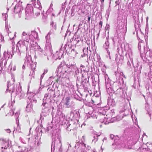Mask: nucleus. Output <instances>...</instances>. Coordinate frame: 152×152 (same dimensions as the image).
<instances>
[{"label": "nucleus", "mask_w": 152, "mask_h": 152, "mask_svg": "<svg viewBox=\"0 0 152 152\" xmlns=\"http://www.w3.org/2000/svg\"><path fill=\"white\" fill-rule=\"evenodd\" d=\"M103 151V149L102 148V147H101V151Z\"/></svg>", "instance_id": "nucleus-52"}, {"label": "nucleus", "mask_w": 152, "mask_h": 152, "mask_svg": "<svg viewBox=\"0 0 152 152\" xmlns=\"http://www.w3.org/2000/svg\"><path fill=\"white\" fill-rule=\"evenodd\" d=\"M102 22L101 21L99 22V25L100 26V27H101L102 26Z\"/></svg>", "instance_id": "nucleus-37"}, {"label": "nucleus", "mask_w": 152, "mask_h": 152, "mask_svg": "<svg viewBox=\"0 0 152 152\" xmlns=\"http://www.w3.org/2000/svg\"><path fill=\"white\" fill-rule=\"evenodd\" d=\"M146 20L147 24H148V17H147Z\"/></svg>", "instance_id": "nucleus-40"}, {"label": "nucleus", "mask_w": 152, "mask_h": 152, "mask_svg": "<svg viewBox=\"0 0 152 152\" xmlns=\"http://www.w3.org/2000/svg\"><path fill=\"white\" fill-rule=\"evenodd\" d=\"M23 10L22 5V2L18 3L15 6L14 12L15 13H20Z\"/></svg>", "instance_id": "nucleus-10"}, {"label": "nucleus", "mask_w": 152, "mask_h": 152, "mask_svg": "<svg viewBox=\"0 0 152 152\" xmlns=\"http://www.w3.org/2000/svg\"><path fill=\"white\" fill-rule=\"evenodd\" d=\"M73 115V113L72 112H71V116Z\"/></svg>", "instance_id": "nucleus-46"}, {"label": "nucleus", "mask_w": 152, "mask_h": 152, "mask_svg": "<svg viewBox=\"0 0 152 152\" xmlns=\"http://www.w3.org/2000/svg\"><path fill=\"white\" fill-rule=\"evenodd\" d=\"M120 90H121V89H118L117 90V92L119 91H120Z\"/></svg>", "instance_id": "nucleus-50"}, {"label": "nucleus", "mask_w": 152, "mask_h": 152, "mask_svg": "<svg viewBox=\"0 0 152 152\" xmlns=\"http://www.w3.org/2000/svg\"><path fill=\"white\" fill-rule=\"evenodd\" d=\"M51 25L55 29H56V24L53 22H52L51 23Z\"/></svg>", "instance_id": "nucleus-25"}, {"label": "nucleus", "mask_w": 152, "mask_h": 152, "mask_svg": "<svg viewBox=\"0 0 152 152\" xmlns=\"http://www.w3.org/2000/svg\"><path fill=\"white\" fill-rule=\"evenodd\" d=\"M20 139L22 141V139L21 138H20Z\"/></svg>", "instance_id": "nucleus-58"}, {"label": "nucleus", "mask_w": 152, "mask_h": 152, "mask_svg": "<svg viewBox=\"0 0 152 152\" xmlns=\"http://www.w3.org/2000/svg\"><path fill=\"white\" fill-rule=\"evenodd\" d=\"M124 57L121 56H117L115 60L117 63L118 64L121 63L123 60Z\"/></svg>", "instance_id": "nucleus-15"}, {"label": "nucleus", "mask_w": 152, "mask_h": 152, "mask_svg": "<svg viewBox=\"0 0 152 152\" xmlns=\"http://www.w3.org/2000/svg\"><path fill=\"white\" fill-rule=\"evenodd\" d=\"M70 98L69 97H66L65 99V104L66 105H69L70 104Z\"/></svg>", "instance_id": "nucleus-16"}, {"label": "nucleus", "mask_w": 152, "mask_h": 152, "mask_svg": "<svg viewBox=\"0 0 152 152\" xmlns=\"http://www.w3.org/2000/svg\"><path fill=\"white\" fill-rule=\"evenodd\" d=\"M106 138H104V139L103 140V141H104V140H106Z\"/></svg>", "instance_id": "nucleus-57"}, {"label": "nucleus", "mask_w": 152, "mask_h": 152, "mask_svg": "<svg viewBox=\"0 0 152 152\" xmlns=\"http://www.w3.org/2000/svg\"><path fill=\"white\" fill-rule=\"evenodd\" d=\"M109 28V25H107L106 26V28H107V29H108V28Z\"/></svg>", "instance_id": "nucleus-43"}, {"label": "nucleus", "mask_w": 152, "mask_h": 152, "mask_svg": "<svg viewBox=\"0 0 152 152\" xmlns=\"http://www.w3.org/2000/svg\"><path fill=\"white\" fill-rule=\"evenodd\" d=\"M8 35L10 37V38L11 39H12L15 37V33H8Z\"/></svg>", "instance_id": "nucleus-17"}, {"label": "nucleus", "mask_w": 152, "mask_h": 152, "mask_svg": "<svg viewBox=\"0 0 152 152\" xmlns=\"http://www.w3.org/2000/svg\"><path fill=\"white\" fill-rule=\"evenodd\" d=\"M104 47L106 50L107 53L109 55V58L110 59L111 57L110 55V53L109 50H108V49L109 47V42L108 41L105 42V44L104 45Z\"/></svg>", "instance_id": "nucleus-13"}, {"label": "nucleus", "mask_w": 152, "mask_h": 152, "mask_svg": "<svg viewBox=\"0 0 152 152\" xmlns=\"http://www.w3.org/2000/svg\"><path fill=\"white\" fill-rule=\"evenodd\" d=\"M94 139H93L92 142H94V143H95L98 140L97 136H94Z\"/></svg>", "instance_id": "nucleus-27"}, {"label": "nucleus", "mask_w": 152, "mask_h": 152, "mask_svg": "<svg viewBox=\"0 0 152 152\" xmlns=\"http://www.w3.org/2000/svg\"><path fill=\"white\" fill-rule=\"evenodd\" d=\"M91 152H96V150L94 149H92L91 150Z\"/></svg>", "instance_id": "nucleus-42"}, {"label": "nucleus", "mask_w": 152, "mask_h": 152, "mask_svg": "<svg viewBox=\"0 0 152 152\" xmlns=\"http://www.w3.org/2000/svg\"><path fill=\"white\" fill-rule=\"evenodd\" d=\"M144 53L145 56L144 57L142 56V54H141V56L144 61L146 62H148L149 61H152V51L149 49L148 46L146 45L145 46H144Z\"/></svg>", "instance_id": "nucleus-3"}, {"label": "nucleus", "mask_w": 152, "mask_h": 152, "mask_svg": "<svg viewBox=\"0 0 152 152\" xmlns=\"http://www.w3.org/2000/svg\"><path fill=\"white\" fill-rule=\"evenodd\" d=\"M148 112L149 113L150 115H151L152 114V108H151L149 110H148Z\"/></svg>", "instance_id": "nucleus-32"}, {"label": "nucleus", "mask_w": 152, "mask_h": 152, "mask_svg": "<svg viewBox=\"0 0 152 152\" xmlns=\"http://www.w3.org/2000/svg\"><path fill=\"white\" fill-rule=\"evenodd\" d=\"M38 33L35 31H33L31 32V34H29V35L27 36V39L26 40V42L27 44H25L24 41L23 40L19 41L17 44L18 47H21L23 45H27L26 47V49L27 51L29 48L31 49L32 48H34V47L37 46V44L35 40L38 39Z\"/></svg>", "instance_id": "nucleus-1"}, {"label": "nucleus", "mask_w": 152, "mask_h": 152, "mask_svg": "<svg viewBox=\"0 0 152 152\" xmlns=\"http://www.w3.org/2000/svg\"><path fill=\"white\" fill-rule=\"evenodd\" d=\"M10 27V26L8 25L7 23H6L5 28L7 31H8Z\"/></svg>", "instance_id": "nucleus-26"}, {"label": "nucleus", "mask_w": 152, "mask_h": 152, "mask_svg": "<svg viewBox=\"0 0 152 152\" xmlns=\"http://www.w3.org/2000/svg\"><path fill=\"white\" fill-rule=\"evenodd\" d=\"M51 34V33L50 32H49L47 34V35L46 37V39L47 40L48 38H49V39L50 37V36Z\"/></svg>", "instance_id": "nucleus-31"}, {"label": "nucleus", "mask_w": 152, "mask_h": 152, "mask_svg": "<svg viewBox=\"0 0 152 152\" xmlns=\"http://www.w3.org/2000/svg\"><path fill=\"white\" fill-rule=\"evenodd\" d=\"M114 137V136L113 134H111L110 135V137L112 139H113Z\"/></svg>", "instance_id": "nucleus-36"}, {"label": "nucleus", "mask_w": 152, "mask_h": 152, "mask_svg": "<svg viewBox=\"0 0 152 152\" xmlns=\"http://www.w3.org/2000/svg\"><path fill=\"white\" fill-rule=\"evenodd\" d=\"M115 119V118H111V117H108L107 115L106 117L104 118L103 121H101V122L104 123L105 124H107L113 122Z\"/></svg>", "instance_id": "nucleus-9"}, {"label": "nucleus", "mask_w": 152, "mask_h": 152, "mask_svg": "<svg viewBox=\"0 0 152 152\" xmlns=\"http://www.w3.org/2000/svg\"><path fill=\"white\" fill-rule=\"evenodd\" d=\"M15 1H16L17 2H18V3L19 2H22L20 1V0H15Z\"/></svg>", "instance_id": "nucleus-44"}, {"label": "nucleus", "mask_w": 152, "mask_h": 152, "mask_svg": "<svg viewBox=\"0 0 152 152\" xmlns=\"http://www.w3.org/2000/svg\"><path fill=\"white\" fill-rule=\"evenodd\" d=\"M20 115V113L19 112H17L15 113V116H16V122L17 123H19V120L18 119Z\"/></svg>", "instance_id": "nucleus-20"}, {"label": "nucleus", "mask_w": 152, "mask_h": 152, "mask_svg": "<svg viewBox=\"0 0 152 152\" xmlns=\"http://www.w3.org/2000/svg\"><path fill=\"white\" fill-rule=\"evenodd\" d=\"M6 144H7V146H5V147H4V149H7V148L8 147V145H7V142H6Z\"/></svg>", "instance_id": "nucleus-41"}, {"label": "nucleus", "mask_w": 152, "mask_h": 152, "mask_svg": "<svg viewBox=\"0 0 152 152\" xmlns=\"http://www.w3.org/2000/svg\"><path fill=\"white\" fill-rule=\"evenodd\" d=\"M126 148H128V149H131V147H127V146H126Z\"/></svg>", "instance_id": "nucleus-49"}, {"label": "nucleus", "mask_w": 152, "mask_h": 152, "mask_svg": "<svg viewBox=\"0 0 152 152\" xmlns=\"http://www.w3.org/2000/svg\"><path fill=\"white\" fill-rule=\"evenodd\" d=\"M4 55L5 58L4 60H3L4 62V65H5L7 62L6 59H8L9 58H11L12 57V55L11 52L8 51H5L4 53Z\"/></svg>", "instance_id": "nucleus-12"}, {"label": "nucleus", "mask_w": 152, "mask_h": 152, "mask_svg": "<svg viewBox=\"0 0 152 152\" xmlns=\"http://www.w3.org/2000/svg\"><path fill=\"white\" fill-rule=\"evenodd\" d=\"M12 64H10L9 66L8 69H10V71H11L12 70V71H15L16 70V66H14L13 67L12 69Z\"/></svg>", "instance_id": "nucleus-18"}, {"label": "nucleus", "mask_w": 152, "mask_h": 152, "mask_svg": "<svg viewBox=\"0 0 152 152\" xmlns=\"http://www.w3.org/2000/svg\"><path fill=\"white\" fill-rule=\"evenodd\" d=\"M148 76L150 78H152V75L150 73H149L148 74Z\"/></svg>", "instance_id": "nucleus-38"}, {"label": "nucleus", "mask_w": 152, "mask_h": 152, "mask_svg": "<svg viewBox=\"0 0 152 152\" xmlns=\"http://www.w3.org/2000/svg\"><path fill=\"white\" fill-rule=\"evenodd\" d=\"M90 19H91V17H89L88 18V21H90Z\"/></svg>", "instance_id": "nucleus-45"}, {"label": "nucleus", "mask_w": 152, "mask_h": 152, "mask_svg": "<svg viewBox=\"0 0 152 152\" xmlns=\"http://www.w3.org/2000/svg\"><path fill=\"white\" fill-rule=\"evenodd\" d=\"M23 35V36H26L25 39V41H26V40L27 39V36L28 35H29V34H26L25 32H23L22 34Z\"/></svg>", "instance_id": "nucleus-24"}, {"label": "nucleus", "mask_w": 152, "mask_h": 152, "mask_svg": "<svg viewBox=\"0 0 152 152\" xmlns=\"http://www.w3.org/2000/svg\"><path fill=\"white\" fill-rule=\"evenodd\" d=\"M2 16L3 18L5 20H6L8 17V15H7V13H3Z\"/></svg>", "instance_id": "nucleus-21"}, {"label": "nucleus", "mask_w": 152, "mask_h": 152, "mask_svg": "<svg viewBox=\"0 0 152 152\" xmlns=\"http://www.w3.org/2000/svg\"><path fill=\"white\" fill-rule=\"evenodd\" d=\"M83 139H84H84H84L85 137H84V136H83Z\"/></svg>", "instance_id": "nucleus-56"}, {"label": "nucleus", "mask_w": 152, "mask_h": 152, "mask_svg": "<svg viewBox=\"0 0 152 152\" xmlns=\"http://www.w3.org/2000/svg\"><path fill=\"white\" fill-rule=\"evenodd\" d=\"M86 144L84 143H80L77 150L74 152H86Z\"/></svg>", "instance_id": "nucleus-11"}, {"label": "nucleus", "mask_w": 152, "mask_h": 152, "mask_svg": "<svg viewBox=\"0 0 152 152\" xmlns=\"http://www.w3.org/2000/svg\"><path fill=\"white\" fill-rule=\"evenodd\" d=\"M0 39L1 42H3L4 40V37L2 35L0 37Z\"/></svg>", "instance_id": "nucleus-34"}, {"label": "nucleus", "mask_w": 152, "mask_h": 152, "mask_svg": "<svg viewBox=\"0 0 152 152\" xmlns=\"http://www.w3.org/2000/svg\"><path fill=\"white\" fill-rule=\"evenodd\" d=\"M105 114V113H104V114H104V115Z\"/></svg>", "instance_id": "nucleus-63"}, {"label": "nucleus", "mask_w": 152, "mask_h": 152, "mask_svg": "<svg viewBox=\"0 0 152 152\" xmlns=\"http://www.w3.org/2000/svg\"><path fill=\"white\" fill-rule=\"evenodd\" d=\"M19 148H20V146H19Z\"/></svg>", "instance_id": "nucleus-61"}, {"label": "nucleus", "mask_w": 152, "mask_h": 152, "mask_svg": "<svg viewBox=\"0 0 152 152\" xmlns=\"http://www.w3.org/2000/svg\"><path fill=\"white\" fill-rule=\"evenodd\" d=\"M32 4L36 8L35 9H38V14H37V15H39L40 10L42 8V7L41 6V4L38 0L36 1V0H32L31 1Z\"/></svg>", "instance_id": "nucleus-7"}, {"label": "nucleus", "mask_w": 152, "mask_h": 152, "mask_svg": "<svg viewBox=\"0 0 152 152\" xmlns=\"http://www.w3.org/2000/svg\"><path fill=\"white\" fill-rule=\"evenodd\" d=\"M143 44L141 42L138 45V48L140 50L141 48V46H143Z\"/></svg>", "instance_id": "nucleus-29"}, {"label": "nucleus", "mask_w": 152, "mask_h": 152, "mask_svg": "<svg viewBox=\"0 0 152 152\" xmlns=\"http://www.w3.org/2000/svg\"><path fill=\"white\" fill-rule=\"evenodd\" d=\"M7 12H8L9 10V9L8 8H7Z\"/></svg>", "instance_id": "nucleus-53"}, {"label": "nucleus", "mask_w": 152, "mask_h": 152, "mask_svg": "<svg viewBox=\"0 0 152 152\" xmlns=\"http://www.w3.org/2000/svg\"><path fill=\"white\" fill-rule=\"evenodd\" d=\"M3 147H1V150L2 151H3L2 149H3Z\"/></svg>", "instance_id": "nucleus-54"}, {"label": "nucleus", "mask_w": 152, "mask_h": 152, "mask_svg": "<svg viewBox=\"0 0 152 152\" xmlns=\"http://www.w3.org/2000/svg\"><path fill=\"white\" fill-rule=\"evenodd\" d=\"M55 138V137L54 136V135H52V138H53H53Z\"/></svg>", "instance_id": "nucleus-51"}, {"label": "nucleus", "mask_w": 152, "mask_h": 152, "mask_svg": "<svg viewBox=\"0 0 152 152\" xmlns=\"http://www.w3.org/2000/svg\"><path fill=\"white\" fill-rule=\"evenodd\" d=\"M134 120H135V121H134V120L133 119H132L133 122H134L135 123H136L137 118H136L134 117Z\"/></svg>", "instance_id": "nucleus-39"}, {"label": "nucleus", "mask_w": 152, "mask_h": 152, "mask_svg": "<svg viewBox=\"0 0 152 152\" xmlns=\"http://www.w3.org/2000/svg\"><path fill=\"white\" fill-rule=\"evenodd\" d=\"M80 67H82L83 68H84V66L83 65H81V66H80Z\"/></svg>", "instance_id": "nucleus-48"}, {"label": "nucleus", "mask_w": 152, "mask_h": 152, "mask_svg": "<svg viewBox=\"0 0 152 152\" xmlns=\"http://www.w3.org/2000/svg\"><path fill=\"white\" fill-rule=\"evenodd\" d=\"M53 4H51L50 5V7L49 8L48 10V12H52L53 10V8H52Z\"/></svg>", "instance_id": "nucleus-23"}, {"label": "nucleus", "mask_w": 152, "mask_h": 152, "mask_svg": "<svg viewBox=\"0 0 152 152\" xmlns=\"http://www.w3.org/2000/svg\"><path fill=\"white\" fill-rule=\"evenodd\" d=\"M135 29L137 37L140 40H141L144 38L146 42V40L148 38V37L147 36L148 32L147 33H145V34H144L141 31L140 28H135Z\"/></svg>", "instance_id": "nucleus-6"}, {"label": "nucleus", "mask_w": 152, "mask_h": 152, "mask_svg": "<svg viewBox=\"0 0 152 152\" xmlns=\"http://www.w3.org/2000/svg\"><path fill=\"white\" fill-rule=\"evenodd\" d=\"M146 136L145 134H143V136Z\"/></svg>", "instance_id": "nucleus-55"}, {"label": "nucleus", "mask_w": 152, "mask_h": 152, "mask_svg": "<svg viewBox=\"0 0 152 152\" xmlns=\"http://www.w3.org/2000/svg\"><path fill=\"white\" fill-rule=\"evenodd\" d=\"M5 130L7 133H9L11 132L10 130V129H6Z\"/></svg>", "instance_id": "nucleus-35"}, {"label": "nucleus", "mask_w": 152, "mask_h": 152, "mask_svg": "<svg viewBox=\"0 0 152 152\" xmlns=\"http://www.w3.org/2000/svg\"><path fill=\"white\" fill-rule=\"evenodd\" d=\"M12 81L8 82L7 91H9L10 93L15 92L16 94H18L21 91V88L19 85H17L14 84L15 80L12 78Z\"/></svg>", "instance_id": "nucleus-2"}, {"label": "nucleus", "mask_w": 152, "mask_h": 152, "mask_svg": "<svg viewBox=\"0 0 152 152\" xmlns=\"http://www.w3.org/2000/svg\"><path fill=\"white\" fill-rule=\"evenodd\" d=\"M148 65L149 66V69L152 72V61H149Z\"/></svg>", "instance_id": "nucleus-22"}, {"label": "nucleus", "mask_w": 152, "mask_h": 152, "mask_svg": "<svg viewBox=\"0 0 152 152\" xmlns=\"http://www.w3.org/2000/svg\"><path fill=\"white\" fill-rule=\"evenodd\" d=\"M36 102L37 100L34 97H33L32 99H31L30 103L28 104L26 108V111L28 113H32L33 112V105L34 104L36 103Z\"/></svg>", "instance_id": "nucleus-5"}, {"label": "nucleus", "mask_w": 152, "mask_h": 152, "mask_svg": "<svg viewBox=\"0 0 152 152\" xmlns=\"http://www.w3.org/2000/svg\"><path fill=\"white\" fill-rule=\"evenodd\" d=\"M77 146H78V145H77L76 146V147H77Z\"/></svg>", "instance_id": "nucleus-62"}, {"label": "nucleus", "mask_w": 152, "mask_h": 152, "mask_svg": "<svg viewBox=\"0 0 152 152\" xmlns=\"http://www.w3.org/2000/svg\"><path fill=\"white\" fill-rule=\"evenodd\" d=\"M2 36V35L0 33V37Z\"/></svg>", "instance_id": "nucleus-59"}, {"label": "nucleus", "mask_w": 152, "mask_h": 152, "mask_svg": "<svg viewBox=\"0 0 152 152\" xmlns=\"http://www.w3.org/2000/svg\"><path fill=\"white\" fill-rule=\"evenodd\" d=\"M26 66L32 70L35 69L36 67V64H34L32 61L31 55L26 56V59L23 67Z\"/></svg>", "instance_id": "nucleus-4"}, {"label": "nucleus", "mask_w": 152, "mask_h": 152, "mask_svg": "<svg viewBox=\"0 0 152 152\" xmlns=\"http://www.w3.org/2000/svg\"><path fill=\"white\" fill-rule=\"evenodd\" d=\"M58 141L59 142H60V141H59V139H58Z\"/></svg>", "instance_id": "nucleus-60"}, {"label": "nucleus", "mask_w": 152, "mask_h": 152, "mask_svg": "<svg viewBox=\"0 0 152 152\" xmlns=\"http://www.w3.org/2000/svg\"><path fill=\"white\" fill-rule=\"evenodd\" d=\"M34 11L35 12V14L36 16H38L37 15L38 14V9H35Z\"/></svg>", "instance_id": "nucleus-33"}, {"label": "nucleus", "mask_w": 152, "mask_h": 152, "mask_svg": "<svg viewBox=\"0 0 152 152\" xmlns=\"http://www.w3.org/2000/svg\"><path fill=\"white\" fill-rule=\"evenodd\" d=\"M110 101L112 102V104L113 105H114L115 104V102L114 100L113 99H110Z\"/></svg>", "instance_id": "nucleus-30"}, {"label": "nucleus", "mask_w": 152, "mask_h": 152, "mask_svg": "<svg viewBox=\"0 0 152 152\" xmlns=\"http://www.w3.org/2000/svg\"><path fill=\"white\" fill-rule=\"evenodd\" d=\"M45 48L46 50H51L52 46L49 40L47 41Z\"/></svg>", "instance_id": "nucleus-14"}, {"label": "nucleus", "mask_w": 152, "mask_h": 152, "mask_svg": "<svg viewBox=\"0 0 152 152\" xmlns=\"http://www.w3.org/2000/svg\"><path fill=\"white\" fill-rule=\"evenodd\" d=\"M33 8L31 4H28L25 10L26 14L27 17L31 16L33 13Z\"/></svg>", "instance_id": "nucleus-8"}, {"label": "nucleus", "mask_w": 152, "mask_h": 152, "mask_svg": "<svg viewBox=\"0 0 152 152\" xmlns=\"http://www.w3.org/2000/svg\"><path fill=\"white\" fill-rule=\"evenodd\" d=\"M55 143H56L55 142H53L52 143V145H53V144L54 145H55Z\"/></svg>", "instance_id": "nucleus-47"}, {"label": "nucleus", "mask_w": 152, "mask_h": 152, "mask_svg": "<svg viewBox=\"0 0 152 152\" xmlns=\"http://www.w3.org/2000/svg\"><path fill=\"white\" fill-rule=\"evenodd\" d=\"M14 113V112L13 110H11L10 112L8 113V114L10 115H13Z\"/></svg>", "instance_id": "nucleus-28"}, {"label": "nucleus", "mask_w": 152, "mask_h": 152, "mask_svg": "<svg viewBox=\"0 0 152 152\" xmlns=\"http://www.w3.org/2000/svg\"><path fill=\"white\" fill-rule=\"evenodd\" d=\"M18 126L16 128L14 129V131H16L18 132H20V126L19 125L18 123H17Z\"/></svg>", "instance_id": "nucleus-19"}]
</instances>
